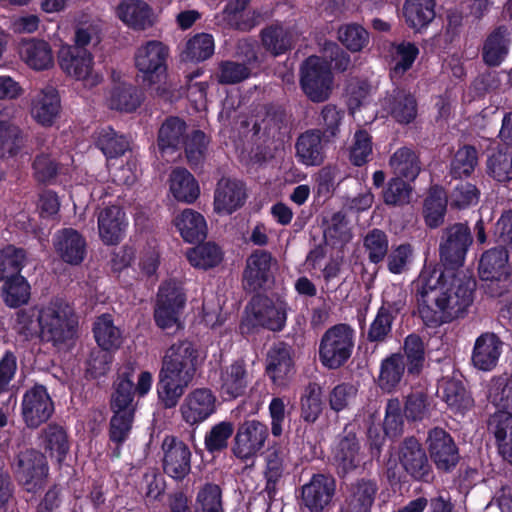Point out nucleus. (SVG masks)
Listing matches in <instances>:
<instances>
[{
  "label": "nucleus",
  "instance_id": "nucleus-1",
  "mask_svg": "<svg viewBox=\"0 0 512 512\" xmlns=\"http://www.w3.org/2000/svg\"><path fill=\"white\" fill-rule=\"evenodd\" d=\"M472 243L466 223L442 229L439 259L445 271L424 270L413 282L418 313L426 326L436 327L460 318L472 304L475 279L468 272H454L464 265Z\"/></svg>",
  "mask_w": 512,
  "mask_h": 512
},
{
  "label": "nucleus",
  "instance_id": "nucleus-2",
  "mask_svg": "<svg viewBox=\"0 0 512 512\" xmlns=\"http://www.w3.org/2000/svg\"><path fill=\"white\" fill-rule=\"evenodd\" d=\"M169 49L162 42L151 40L140 46L134 55L138 70L137 80L152 90L160 98L170 96V88L166 84L167 57Z\"/></svg>",
  "mask_w": 512,
  "mask_h": 512
},
{
  "label": "nucleus",
  "instance_id": "nucleus-3",
  "mask_svg": "<svg viewBox=\"0 0 512 512\" xmlns=\"http://www.w3.org/2000/svg\"><path fill=\"white\" fill-rule=\"evenodd\" d=\"M37 321L43 339L54 345L71 340L78 326L73 308L61 299L53 300L41 309Z\"/></svg>",
  "mask_w": 512,
  "mask_h": 512
},
{
  "label": "nucleus",
  "instance_id": "nucleus-4",
  "mask_svg": "<svg viewBox=\"0 0 512 512\" xmlns=\"http://www.w3.org/2000/svg\"><path fill=\"white\" fill-rule=\"evenodd\" d=\"M299 83L309 100L321 103L328 100L334 87V76L328 61L312 55L300 66Z\"/></svg>",
  "mask_w": 512,
  "mask_h": 512
},
{
  "label": "nucleus",
  "instance_id": "nucleus-5",
  "mask_svg": "<svg viewBox=\"0 0 512 512\" xmlns=\"http://www.w3.org/2000/svg\"><path fill=\"white\" fill-rule=\"evenodd\" d=\"M354 349V330L344 323L336 324L324 332L319 344V360L329 369L342 367Z\"/></svg>",
  "mask_w": 512,
  "mask_h": 512
},
{
  "label": "nucleus",
  "instance_id": "nucleus-6",
  "mask_svg": "<svg viewBox=\"0 0 512 512\" xmlns=\"http://www.w3.org/2000/svg\"><path fill=\"white\" fill-rule=\"evenodd\" d=\"M186 304V295L176 281L164 282L157 294L154 319L159 328L177 331L181 328L180 316Z\"/></svg>",
  "mask_w": 512,
  "mask_h": 512
},
{
  "label": "nucleus",
  "instance_id": "nucleus-7",
  "mask_svg": "<svg viewBox=\"0 0 512 512\" xmlns=\"http://www.w3.org/2000/svg\"><path fill=\"white\" fill-rule=\"evenodd\" d=\"M13 472L26 492L36 494L47 483L49 466L46 456L36 449L22 451L14 460Z\"/></svg>",
  "mask_w": 512,
  "mask_h": 512
},
{
  "label": "nucleus",
  "instance_id": "nucleus-8",
  "mask_svg": "<svg viewBox=\"0 0 512 512\" xmlns=\"http://www.w3.org/2000/svg\"><path fill=\"white\" fill-rule=\"evenodd\" d=\"M198 366V349L191 341L181 340L165 351L160 371L193 380Z\"/></svg>",
  "mask_w": 512,
  "mask_h": 512
},
{
  "label": "nucleus",
  "instance_id": "nucleus-9",
  "mask_svg": "<svg viewBox=\"0 0 512 512\" xmlns=\"http://www.w3.org/2000/svg\"><path fill=\"white\" fill-rule=\"evenodd\" d=\"M269 436L267 425L258 420H246L241 423L233 439L232 453L247 461L256 457L264 448Z\"/></svg>",
  "mask_w": 512,
  "mask_h": 512
},
{
  "label": "nucleus",
  "instance_id": "nucleus-10",
  "mask_svg": "<svg viewBox=\"0 0 512 512\" xmlns=\"http://www.w3.org/2000/svg\"><path fill=\"white\" fill-rule=\"evenodd\" d=\"M61 69L69 76L84 82L92 88L102 81V76L93 71V58L90 51L81 47H68L59 51Z\"/></svg>",
  "mask_w": 512,
  "mask_h": 512
},
{
  "label": "nucleus",
  "instance_id": "nucleus-11",
  "mask_svg": "<svg viewBox=\"0 0 512 512\" xmlns=\"http://www.w3.org/2000/svg\"><path fill=\"white\" fill-rule=\"evenodd\" d=\"M508 250L497 247L484 252L479 261L478 272L483 281H490L487 289L491 296L502 295L508 279Z\"/></svg>",
  "mask_w": 512,
  "mask_h": 512
},
{
  "label": "nucleus",
  "instance_id": "nucleus-12",
  "mask_svg": "<svg viewBox=\"0 0 512 512\" xmlns=\"http://www.w3.org/2000/svg\"><path fill=\"white\" fill-rule=\"evenodd\" d=\"M361 446L351 426H345L333 450L332 464L339 478H345L361 466Z\"/></svg>",
  "mask_w": 512,
  "mask_h": 512
},
{
  "label": "nucleus",
  "instance_id": "nucleus-13",
  "mask_svg": "<svg viewBox=\"0 0 512 512\" xmlns=\"http://www.w3.org/2000/svg\"><path fill=\"white\" fill-rule=\"evenodd\" d=\"M54 413V403L45 386L36 384L22 399V417L28 428L36 429Z\"/></svg>",
  "mask_w": 512,
  "mask_h": 512
},
{
  "label": "nucleus",
  "instance_id": "nucleus-14",
  "mask_svg": "<svg viewBox=\"0 0 512 512\" xmlns=\"http://www.w3.org/2000/svg\"><path fill=\"white\" fill-rule=\"evenodd\" d=\"M398 460L413 479L428 481L432 469L422 444L414 436L406 437L398 448Z\"/></svg>",
  "mask_w": 512,
  "mask_h": 512
},
{
  "label": "nucleus",
  "instance_id": "nucleus-15",
  "mask_svg": "<svg viewBox=\"0 0 512 512\" xmlns=\"http://www.w3.org/2000/svg\"><path fill=\"white\" fill-rule=\"evenodd\" d=\"M216 396L209 388H196L184 398L180 412L189 425H198L208 419L216 410Z\"/></svg>",
  "mask_w": 512,
  "mask_h": 512
},
{
  "label": "nucleus",
  "instance_id": "nucleus-16",
  "mask_svg": "<svg viewBox=\"0 0 512 512\" xmlns=\"http://www.w3.org/2000/svg\"><path fill=\"white\" fill-rule=\"evenodd\" d=\"M336 490V481L329 474H314L302 487V502L310 512H322L330 504Z\"/></svg>",
  "mask_w": 512,
  "mask_h": 512
},
{
  "label": "nucleus",
  "instance_id": "nucleus-17",
  "mask_svg": "<svg viewBox=\"0 0 512 512\" xmlns=\"http://www.w3.org/2000/svg\"><path fill=\"white\" fill-rule=\"evenodd\" d=\"M164 452L163 470L175 480H183L191 470L189 447L174 437H166L162 444Z\"/></svg>",
  "mask_w": 512,
  "mask_h": 512
},
{
  "label": "nucleus",
  "instance_id": "nucleus-18",
  "mask_svg": "<svg viewBox=\"0 0 512 512\" xmlns=\"http://www.w3.org/2000/svg\"><path fill=\"white\" fill-rule=\"evenodd\" d=\"M245 184L230 177H222L214 191V210L219 214H232L246 201Z\"/></svg>",
  "mask_w": 512,
  "mask_h": 512
},
{
  "label": "nucleus",
  "instance_id": "nucleus-19",
  "mask_svg": "<svg viewBox=\"0 0 512 512\" xmlns=\"http://www.w3.org/2000/svg\"><path fill=\"white\" fill-rule=\"evenodd\" d=\"M427 443L430 457L438 469L448 471L456 466L459 460L458 449L444 429L436 427L430 430Z\"/></svg>",
  "mask_w": 512,
  "mask_h": 512
},
{
  "label": "nucleus",
  "instance_id": "nucleus-20",
  "mask_svg": "<svg viewBox=\"0 0 512 512\" xmlns=\"http://www.w3.org/2000/svg\"><path fill=\"white\" fill-rule=\"evenodd\" d=\"M251 380V373L244 359H236L220 368V391L226 399H236L245 394Z\"/></svg>",
  "mask_w": 512,
  "mask_h": 512
},
{
  "label": "nucleus",
  "instance_id": "nucleus-21",
  "mask_svg": "<svg viewBox=\"0 0 512 512\" xmlns=\"http://www.w3.org/2000/svg\"><path fill=\"white\" fill-rule=\"evenodd\" d=\"M59 258L67 264L79 265L87 254V242L80 232L73 228L59 230L53 239Z\"/></svg>",
  "mask_w": 512,
  "mask_h": 512
},
{
  "label": "nucleus",
  "instance_id": "nucleus-22",
  "mask_svg": "<svg viewBox=\"0 0 512 512\" xmlns=\"http://www.w3.org/2000/svg\"><path fill=\"white\" fill-rule=\"evenodd\" d=\"M255 135L283 141L290 133V116L281 107L266 106L260 120L253 125Z\"/></svg>",
  "mask_w": 512,
  "mask_h": 512
},
{
  "label": "nucleus",
  "instance_id": "nucleus-23",
  "mask_svg": "<svg viewBox=\"0 0 512 512\" xmlns=\"http://www.w3.org/2000/svg\"><path fill=\"white\" fill-rule=\"evenodd\" d=\"M251 309L256 324L271 331L284 328L286 305L283 302H273L268 297L257 295L252 298Z\"/></svg>",
  "mask_w": 512,
  "mask_h": 512
},
{
  "label": "nucleus",
  "instance_id": "nucleus-24",
  "mask_svg": "<svg viewBox=\"0 0 512 512\" xmlns=\"http://www.w3.org/2000/svg\"><path fill=\"white\" fill-rule=\"evenodd\" d=\"M266 362L267 374L276 385H285L294 374L292 348L284 342H278L268 350Z\"/></svg>",
  "mask_w": 512,
  "mask_h": 512
},
{
  "label": "nucleus",
  "instance_id": "nucleus-25",
  "mask_svg": "<svg viewBox=\"0 0 512 512\" xmlns=\"http://www.w3.org/2000/svg\"><path fill=\"white\" fill-rule=\"evenodd\" d=\"M503 342L495 334L486 332L475 341L471 361L475 368L481 371L493 370L502 353Z\"/></svg>",
  "mask_w": 512,
  "mask_h": 512
},
{
  "label": "nucleus",
  "instance_id": "nucleus-26",
  "mask_svg": "<svg viewBox=\"0 0 512 512\" xmlns=\"http://www.w3.org/2000/svg\"><path fill=\"white\" fill-rule=\"evenodd\" d=\"M272 255L265 250H255L246 260L243 272L244 288L255 292L262 288L269 280Z\"/></svg>",
  "mask_w": 512,
  "mask_h": 512
},
{
  "label": "nucleus",
  "instance_id": "nucleus-27",
  "mask_svg": "<svg viewBox=\"0 0 512 512\" xmlns=\"http://www.w3.org/2000/svg\"><path fill=\"white\" fill-rule=\"evenodd\" d=\"M325 143L320 129L305 131L295 144L298 161L306 166H320L325 159Z\"/></svg>",
  "mask_w": 512,
  "mask_h": 512
},
{
  "label": "nucleus",
  "instance_id": "nucleus-28",
  "mask_svg": "<svg viewBox=\"0 0 512 512\" xmlns=\"http://www.w3.org/2000/svg\"><path fill=\"white\" fill-rule=\"evenodd\" d=\"M125 227V213L119 206H108L99 212L98 230L105 244L119 243L124 235Z\"/></svg>",
  "mask_w": 512,
  "mask_h": 512
},
{
  "label": "nucleus",
  "instance_id": "nucleus-29",
  "mask_svg": "<svg viewBox=\"0 0 512 512\" xmlns=\"http://www.w3.org/2000/svg\"><path fill=\"white\" fill-rule=\"evenodd\" d=\"M511 30L507 26L495 28L485 39L482 47V59L490 67L499 66L509 52Z\"/></svg>",
  "mask_w": 512,
  "mask_h": 512
},
{
  "label": "nucleus",
  "instance_id": "nucleus-30",
  "mask_svg": "<svg viewBox=\"0 0 512 512\" xmlns=\"http://www.w3.org/2000/svg\"><path fill=\"white\" fill-rule=\"evenodd\" d=\"M378 486L375 480L359 478L346 486V502L352 512H370Z\"/></svg>",
  "mask_w": 512,
  "mask_h": 512
},
{
  "label": "nucleus",
  "instance_id": "nucleus-31",
  "mask_svg": "<svg viewBox=\"0 0 512 512\" xmlns=\"http://www.w3.org/2000/svg\"><path fill=\"white\" fill-rule=\"evenodd\" d=\"M60 111V97L53 86L38 91L32 99L31 115L44 126L51 125Z\"/></svg>",
  "mask_w": 512,
  "mask_h": 512
},
{
  "label": "nucleus",
  "instance_id": "nucleus-32",
  "mask_svg": "<svg viewBox=\"0 0 512 512\" xmlns=\"http://www.w3.org/2000/svg\"><path fill=\"white\" fill-rule=\"evenodd\" d=\"M384 107L399 123L408 124L417 115V101L409 91L395 88L384 99Z\"/></svg>",
  "mask_w": 512,
  "mask_h": 512
},
{
  "label": "nucleus",
  "instance_id": "nucleus-33",
  "mask_svg": "<svg viewBox=\"0 0 512 512\" xmlns=\"http://www.w3.org/2000/svg\"><path fill=\"white\" fill-rule=\"evenodd\" d=\"M192 380L159 371L158 404L164 409L175 408Z\"/></svg>",
  "mask_w": 512,
  "mask_h": 512
},
{
  "label": "nucleus",
  "instance_id": "nucleus-34",
  "mask_svg": "<svg viewBox=\"0 0 512 512\" xmlns=\"http://www.w3.org/2000/svg\"><path fill=\"white\" fill-rule=\"evenodd\" d=\"M21 59L34 70L49 69L53 65V53L50 45L35 38L23 39L19 44Z\"/></svg>",
  "mask_w": 512,
  "mask_h": 512
},
{
  "label": "nucleus",
  "instance_id": "nucleus-35",
  "mask_svg": "<svg viewBox=\"0 0 512 512\" xmlns=\"http://www.w3.org/2000/svg\"><path fill=\"white\" fill-rule=\"evenodd\" d=\"M134 369L125 367L114 382V392L111 396V410L135 412V391L133 382Z\"/></svg>",
  "mask_w": 512,
  "mask_h": 512
},
{
  "label": "nucleus",
  "instance_id": "nucleus-36",
  "mask_svg": "<svg viewBox=\"0 0 512 512\" xmlns=\"http://www.w3.org/2000/svg\"><path fill=\"white\" fill-rule=\"evenodd\" d=\"M389 166L396 177L414 181L422 169L419 153L410 147L397 149L389 159Z\"/></svg>",
  "mask_w": 512,
  "mask_h": 512
},
{
  "label": "nucleus",
  "instance_id": "nucleus-37",
  "mask_svg": "<svg viewBox=\"0 0 512 512\" xmlns=\"http://www.w3.org/2000/svg\"><path fill=\"white\" fill-rule=\"evenodd\" d=\"M27 141V135L14 122L0 120V159L10 160L16 158Z\"/></svg>",
  "mask_w": 512,
  "mask_h": 512
},
{
  "label": "nucleus",
  "instance_id": "nucleus-38",
  "mask_svg": "<svg viewBox=\"0 0 512 512\" xmlns=\"http://www.w3.org/2000/svg\"><path fill=\"white\" fill-rule=\"evenodd\" d=\"M404 356L401 353H393L386 357L380 366L377 384L387 393L395 391L401 384L406 370Z\"/></svg>",
  "mask_w": 512,
  "mask_h": 512
},
{
  "label": "nucleus",
  "instance_id": "nucleus-39",
  "mask_svg": "<svg viewBox=\"0 0 512 512\" xmlns=\"http://www.w3.org/2000/svg\"><path fill=\"white\" fill-rule=\"evenodd\" d=\"M40 446L49 453L50 457H56L62 462L69 451L70 443L64 427L56 423L48 424L39 434Z\"/></svg>",
  "mask_w": 512,
  "mask_h": 512
},
{
  "label": "nucleus",
  "instance_id": "nucleus-40",
  "mask_svg": "<svg viewBox=\"0 0 512 512\" xmlns=\"http://www.w3.org/2000/svg\"><path fill=\"white\" fill-rule=\"evenodd\" d=\"M119 18L135 30H144L152 25V11L142 0H123L118 6Z\"/></svg>",
  "mask_w": 512,
  "mask_h": 512
},
{
  "label": "nucleus",
  "instance_id": "nucleus-41",
  "mask_svg": "<svg viewBox=\"0 0 512 512\" xmlns=\"http://www.w3.org/2000/svg\"><path fill=\"white\" fill-rule=\"evenodd\" d=\"M174 224L182 238L187 242L201 241L206 237L207 227L204 217L192 210H183L175 219Z\"/></svg>",
  "mask_w": 512,
  "mask_h": 512
},
{
  "label": "nucleus",
  "instance_id": "nucleus-42",
  "mask_svg": "<svg viewBox=\"0 0 512 512\" xmlns=\"http://www.w3.org/2000/svg\"><path fill=\"white\" fill-rule=\"evenodd\" d=\"M169 182L170 191L178 201L192 203L199 196V186L193 175L185 168L174 169Z\"/></svg>",
  "mask_w": 512,
  "mask_h": 512
},
{
  "label": "nucleus",
  "instance_id": "nucleus-43",
  "mask_svg": "<svg viewBox=\"0 0 512 512\" xmlns=\"http://www.w3.org/2000/svg\"><path fill=\"white\" fill-rule=\"evenodd\" d=\"M143 101V93L136 86L128 83L116 85L110 92L108 105L111 109L123 112L135 111Z\"/></svg>",
  "mask_w": 512,
  "mask_h": 512
},
{
  "label": "nucleus",
  "instance_id": "nucleus-44",
  "mask_svg": "<svg viewBox=\"0 0 512 512\" xmlns=\"http://www.w3.org/2000/svg\"><path fill=\"white\" fill-rule=\"evenodd\" d=\"M404 361L408 375L418 376L426 362V346L418 334H409L403 341Z\"/></svg>",
  "mask_w": 512,
  "mask_h": 512
},
{
  "label": "nucleus",
  "instance_id": "nucleus-45",
  "mask_svg": "<svg viewBox=\"0 0 512 512\" xmlns=\"http://www.w3.org/2000/svg\"><path fill=\"white\" fill-rule=\"evenodd\" d=\"M406 23L415 30L427 27L435 18L434 0H406L404 7Z\"/></svg>",
  "mask_w": 512,
  "mask_h": 512
},
{
  "label": "nucleus",
  "instance_id": "nucleus-46",
  "mask_svg": "<svg viewBox=\"0 0 512 512\" xmlns=\"http://www.w3.org/2000/svg\"><path fill=\"white\" fill-rule=\"evenodd\" d=\"M489 402L497 409L493 414L512 418V381L505 376L494 378L488 391Z\"/></svg>",
  "mask_w": 512,
  "mask_h": 512
},
{
  "label": "nucleus",
  "instance_id": "nucleus-47",
  "mask_svg": "<svg viewBox=\"0 0 512 512\" xmlns=\"http://www.w3.org/2000/svg\"><path fill=\"white\" fill-rule=\"evenodd\" d=\"M442 398L452 411L460 414L471 408L473 404L462 381L455 378L443 381Z\"/></svg>",
  "mask_w": 512,
  "mask_h": 512
},
{
  "label": "nucleus",
  "instance_id": "nucleus-48",
  "mask_svg": "<svg viewBox=\"0 0 512 512\" xmlns=\"http://www.w3.org/2000/svg\"><path fill=\"white\" fill-rule=\"evenodd\" d=\"M112 411L113 416L111 417L109 424V438L110 441L115 444L112 456L117 458L120 456L121 444L128 439L131 433L135 412Z\"/></svg>",
  "mask_w": 512,
  "mask_h": 512
},
{
  "label": "nucleus",
  "instance_id": "nucleus-49",
  "mask_svg": "<svg viewBox=\"0 0 512 512\" xmlns=\"http://www.w3.org/2000/svg\"><path fill=\"white\" fill-rule=\"evenodd\" d=\"M487 173L498 182L512 180V147L494 150L487 159Z\"/></svg>",
  "mask_w": 512,
  "mask_h": 512
},
{
  "label": "nucleus",
  "instance_id": "nucleus-50",
  "mask_svg": "<svg viewBox=\"0 0 512 512\" xmlns=\"http://www.w3.org/2000/svg\"><path fill=\"white\" fill-rule=\"evenodd\" d=\"M93 333L100 348L113 350L121 344V332L114 325L110 314H102L96 318L93 324Z\"/></svg>",
  "mask_w": 512,
  "mask_h": 512
},
{
  "label": "nucleus",
  "instance_id": "nucleus-51",
  "mask_svg": "<svg viewBox=\"0 0 512 512\" xmlns=\"http://www.w3.org/2000/svg\"><path fill=\"white\" fill-rule=\"evenodd\" d=\"M186 123L178 117H169L161 125L158 132V146L160 150L177 149L184 140Z\"/></svg>",
  "mask_w": 512,
  "mask_h": 512
},
{
  "label": "nucleus",
  "instance_id": "nucleus-52",
  "mask_svg": "<svg viewBox=\"0 0 512 512\" xmlns=\"http://www.w3.org/2000/svg\"><path fill=\"white\" fill-rule=\"evenodd\" d=\"M31 288L23 276L3 281L1 296L4 303L11 308H18L28 303Z\"/></svg>",
  "mask_w": 512,
  "mask_h": 512
},
{
  "label": "nucleus",
  "instance_id": "nucleus-53",
  "mask_svg": "<svg viewBox=\"0 0 512 512\" xmlns=\"http://www.w3.org/2000/svg\"><path fill=\"white\" fill-rule=\"evenodd\" d=\"M262 44L273 55H280L292 46V32L281 25H271L261 32Z\"/></svg>",
  "mask_w": 512,
  "mask_h": 512
},
{
  "label": "nucleus",
  "instance_id": "nucleus-54",
  "mask_svg": "<svg viewBox=\"0 0 512 512\" xmlns=\"http://www.w3.org/2000/svg\"><path fill=\"white\" fill-rule=\"evenodd\" d=\"M511 421L512 418L506 414H491L487 420V429L494 435L500 455L510 464H512V438L510 440L505 439V429L502 426L511 428L509 426Z\"/></svg>",
  "mask_w": 512,
  "mask_h": 512
},
{
  "label": "nucleus",
  "instance_id": "nucleus-55",
  "mask_svg": "<svg viewBox=\"0 0 512 512\" xmlns=\"http://www.w3.org/2000/svg\"><path fill=\"white\" fill-rule=\"evenodd\" d=\"M96 145L107 158L122 156L130 148L129 140L111 127L102 128L98 132Z\"/></svg>",
  "mask_w": 512,
  "mask_h": 512
},
{
  "label": "nucleus",
  "instance_id": "nucleus-56",
  "mask_svg": "<svg viewBox=\"0 0 512 512\" xmlns=\"http://www.w3.org/2000/svg\"><path fill=\"white\" fill-rule=\"evenodd\" d=\"M478 165V151L472 145L460 147L450 163V174L455 179L469 177Z\"/></svg>",
  "mask_w": 512,
  "mask_h": 512
},
{
  "label": "nucleus",
  "instance_id": "nucleus-57",
  "mask_svg": "<svg viewBox=\"0 0 512 512\" xmlns=\"http://www.w3.org/2000/svg\"><path fill=\"white\" fill-rule=\"evenodd\" d=\"M447 198L440 189H432L424 201L423 215L430 228H437L444 222Z\"/></svg>",
  "mask_w": 512,
  "mask_h": 512
},
{
  "label": "nucleus",
  "instance_id": "nucleus-58",
  "mask_svg": "<svg viewBox=\"0 0 512 512\" xmlns=\"http://www.w3.org/2000/svg\"><path fill=\"white\" fill-rule=\"evenodd\" d=\"M26 253L22 248L7 245L0 250V281H6L21 276Z\"/></svg>",
  "mask_w": 512,
  "mask_h": 512
},
{
  "label": "nucleus",
  "instance_id": "nucleus-59",
  "mask_svg": "<svg viewBox=\"0 0 512 512\" xmlns=\"http://www.w3.org/2000/svg\"><path fill=\"white\" fill-rule=\"evenodd\" d=\"M186 255L192 266L204 270L217 266L222 260L220 247L212 242H206L191 248Z\"/></svg>",
  "mask_w": 512,
  "mask_h": 512
},
{
  "label": "nucleus",
  "instance_id": "nucleus-60",
  "mask_svg": "<svg viewBox=\"0 0 512 512\" xmlns=\"http://www.w3.org/2000/svg\"><path fill=\"white\" fill-rule=\"evenodd\" d=\"M214 53V40L211 35L197 34L186 43L181 53L183 61L199 62L210 58Z\"/></svg>",
  "mask_w": 512,
  "mask_h": 512
},
{
  "label": "nucleus",
  "instance_id": "nucleus-61",
  "mask_svg": "<svg viewBox=\"0 0 512 512\" xmlns=\"http://www.w3.org/2000/svg\"><path fill=\"white\" fill-rule=\"evenodd\" d=\"M363 247L368 260L373 264H379L384 261L389 252L388 235L383 230L374 228L363 238Z\"/></svg>",
  "mask_w": 512,
  "mask_h": 512
},
{
  "label": "nucleus",
  "instance_id": "nucleus-62",
  "mask_svg": "<svg viewBox=\"0 0 512 512\" xmlns=\"http://www.w3.org/2000/svg\"><path fill=\"white\" fill-rule=\"evenodd\" d=\"M338 40L349 51L359 52L369 44V33L359 24H345L338 29Z\"/></svg>",
  "mask_w": 512,
  "mask_h": 512
},
{
  "label": "nucleus",
  "instance_id": "nucleus-63",
  "mask_svg": "<svg viewBox=\"0 0 512 512\" xmlns=\"http://www.w3.org/2000/svg\"><path fill=\"white\" fill-rule=\"evenodd\" d=\"M409 181L400 177H393L382 191L383 201L389 206H402L411 199L412 188Z\"/></svg>",
  "mask_w": 512,
  "mask_h": 512
},
{
  "label": "nucleus",
  "instance_id": "nucleus-64",
  "mask_svg": "<svg viewBox=\"0 0 512 512\" xmlns=\"http://www.w3.org/2000/svg\"><path fill=\"white\" fill-rule=\"evenodd\" d=\"M195 512H224L219 485L206 483L198 492Z\"/></svg>",
  "mask_w": 512,
  "mask_h": 512
}]
</instances>
